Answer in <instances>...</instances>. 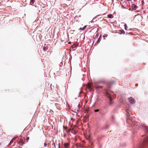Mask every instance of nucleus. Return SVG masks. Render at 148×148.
<instances>
[{
	"label": "nucleus",
	"mask_w": 148,
	"mask_h": 148,
	"mask_svg": "<svg viewBox=\"0 0 148 148\" xmlns=\"http://www.w3.org/2000/svg\"><path fill=\"white\" fill-rule=\"evenodd\" d=\"M13 139H12L10 141V143H9V145H10L12 144V143H13Z\"/></svg>",
	"instance_id": "obj_15"
},
{
	"label": "nucleus",
	"mask_w": 148,
	"mask_h": 148,
	"mask_svg": "<svg viewBox=\"0 0 148 148\" xmlns=\"http://www.w3.org/2000/svg\"><path fill=\"white\" fill-rule=\"evenodd\" d=\"M90 87V86H89V88Z\"/></svg>",
	"instance_id": "obj_27"
},
{
	"label": "nucleus",
	"mask_w": 148,
	"mask_h": 148,
	"mask_svg": "<svg viewBox=\"0 0 148 148\" xmlns=\"http://www.w3.org/2000/svg\"><path fill=\"white\" fill-rule=\"evenodd\" d=\"M132 129H133V127L132 126Z\"/></svg>",
	"instance_id": "obj_25"
},
{
	"label": "nucleus",
	"mask_w": 148,
	"mask_h": 148,
	"mask_svg": "<svg viewBox=\"0 0 148 148\" xmlns=\"http://www.w3.org/2000/svg\"><path fill=\"white\" fill-rule=\"evenodd\" d=\"M16 137H14V138H12V139H13V140H14V139H16Z\"/></svg>",
	"instance_id": "obj_22"
},
{
	"label": "nucleus",
	"mask_w": 148,
	"mask_h": 148,
	"mask_svg": "<svg viewBox=\"0 0 148 148\" xmlns=\"http://www.w3.org/2000/svg\"><path fill=\"white\" fill-rule=\"evenodd\" d=\"M35 2V0H31L30 3L31 4H32L34 3Z\"/></svg>",
	"instance_id": "obj_11"
},
{
	"label": "nucleus",
	"mask_w": 148,
	"mask_h": 148,
	"mask_svg": "<svg viewBox=\"0 0 148 148\" xmlns=\"http://www.w3.org/2000/svg\"><path fill=\"white\" fill-rule=\"evenodd\" d=\"M107 36H105V37H106Z\"/></svg>",
	"instance_id": "obj_28"
},
{
	"label": "nucleus",
	"mask_w": 148,
	"mask_h": 148,
	"mask_svg": "<svg viewBox=\"0 0 148 148\" xmlns=\"http://www.w3.org/2000/svg\"><path fill=\"white\" fill-rule=\"evenodd\" d=\"M126 108L127 110L126 111V112L128 113V114L127 115L126 121L127 123H132V125H133L134 127V130H135H135H136L140 128L145 131L146 133H148V126H146L144 124L140 123L138 122H134L133 123V118L129 114L128 110L129 107L128 106Z\"/></svg>",
	"instance_id": "obj_1"
},
{
	"label": "nucleus",
	"mask_w": 148,
	"mask_h": 148,
	"mask_svg": "<svg viewBox=\"0 0 148 148\" xmlns=\"http://www.w3.org/2000/svg\"><path fill=\"white\" fill-rule=\"evenodd\" d=\"M91 145H92L93 144V143H92V142L91 143Z\"/></svg>",
	"instance_id": "obj_26"
},
{
	"label": "nucleus",
	"mask_w": 148,
	"mask_h": 148,
	"mask_svg": "<svg viewBox=\"0 0 148 148\" xmlns=\"http://www.w3.org/2000/svg\"><path fill=\"white\" fill-rule=\"evenodd\" d=\"M64 148H69V144L68 143H64L63 144Z\"/></svg>",
	"instance_id": "obj_6"
},
{
	"label": "nucleus",
	"mask_w": 148,
	"mask_h": 148,
	"mask_svg": "<svg viewBox=\"0 0 148 148\" xmlns=\"http://www.w3.org/2000/svg\"><path fill=\"white\" fill-rule=\"evenodd\" d=\"M136 8H137V6L133 4L132 6V9L134 10H136Z\"/></svg>",
	"instance_id": "obj_10"
},
{
	"label": "nucleus",
	"mask_w": 148,
	"mask_h": 148,
	"mask_svg": "<svg viewBox=\"0 0 148 148\" xmlns=\"http://www.w3.org/2000/svg\"><path fill=\"white\" fill-rule=\"evenodd\" d=\"M45 46H46L45 44H44V45L42 46L41 47V51L42 50L44 51H45V50L46 49V47Z\"/></svg>",
	"instance_id": "obj_7"
},
{
	"label": "nucleus",
	"mask_w": 148,
	"mask_h": 148,
	"mask_svg": "<svg viewBox=\"0 0 148 148\" xmlns=\"http://www.w3.org/2000/svg\"><path fill=\"white\" fill-rule=\"evenodd\" d=\"M141 137L140 143L138 148H145L148 143V135H143Z\"/></svg>",
	"instance_id": "obj_2"
},
{
	"label": "nucleus",
	"mask_w": 148,
	"mask_h": 148,
	"mask_svg": "<svg viewBox=\"0 0 148 148\" xmlns=\"http://www.w3.org/2000/svg\"><path fill=\"white\" fill-rule=\"evenodd\" d=\"M108 17L109 18H113V16L111 14H109L108 15Z\"/></svg>",
	"instance_id": "obj_12"
},
{
	"label": "nucleus",
	"mask_w": 148,
	"mask_h": 148,
	"mask_svg": "<svg viewBox=\"0 0 148 148\" xmlns=\"http://www.w3.org/2000/svg\"><path fill=\"white\" fill-rule=\"evenodd\" d=\"M108 95L107 96V97L109 99V101H110L109 105V106L111 105L113 103V102H112V99L111 97V96L109 95V94H108Z\"/></svg>",
	"instance_id": "obj_3"
},
{
	"label": "nucleus",
	"mask_w": 148,
	"mask_h": 148,
	"mask_svg": "<svg viewBox=\"0 0 148 148\" xmlns=\"http://www.w3.org/2000/svg\"><path fill=\"white\" fill-rule=\"evenodd\" d=\"M48 46H47V50L48 49V48L47 47Z\"/></svg>",
	"instance_id": "obj_24"
},
{
	"label": "nucleus",
	"mask_w": 148,
	"mask_h": 148,
	"mask_svg": "<svg viewBox=\"0 0 148 148\" xmlns=\"http://www.w3.org/2000/svg\"><path fill=\"white\" fill-rule=\"evenodd\" d=\"M63 127L64 128H65V129H66L67 128V127H65L64 125L63 126Z\"/></svg>",
	"instance_id": "obj_21"
},
{
	"label": "nucleus",
	"mask_w": 148,
	"mask_h": 148,
	"mask_svg": "<svg viewBox=\"0 0 148 148\" xmlns=\"http://www.w3.org/2000/svg\"><path fill=\"white\" fill-rule=\"evenodd\" d=\"M120 34H125V32L124 31V30L123 29H121L120 30Z\"/></svg>",
	"instance_id": "obj_9"
},
{
	"label": "nucleus",
	"mask_w": 148,
	"mask_h": 148,
	"mask_svg": "<svg viewBox=\"0 0 148 148\" xmlns=\"http://www.w3.org/2000/svg\"><path fill=\"white\" fill-rule=\"evenodd\" d=\"M103 37H105V36H103Z\"/></svg>",
	"instance_id": "obj_29"
},
{
	"label": "nucleus",
	"mask_w": 148,
	"mask_h": 148,
	"mask_svg": "<svg viewBox=\"0 0 148 148\" xmlns=\"http://www.w3.org/2000/svg\"><path fill=\"white\" fill-rule=\"evenodd\" d=\"M124 26L125 29V30H126L127 29V27L126 24H125L124 25Z\"/></svg>",
	"instance_id": "obj_14"
},
{
	"label": "nucleus",
	"mask_w": 148,
	"mask_h": 148,
	"mask_svg": "<svg viewBox=\"0 0 148 148\" xmlns=\"http://www.w3.org/2000/svg\"><path fill=\"white\" fill-rule=\"evenodd\" d=\"M96 88L97 90H100V89H101L102 88V86H96Z\"/></svg>",
	"instance_id": "obj_8"
},
{
	"label": "nucleus",
	"mask_w": 148,
	"mask_h": 148,
	"mask_svg": "<svg viewBox=\"0 0 148 148\" xmlns=\"http://www.w3.org/2000/svg\"><path fill=\"white\" fill-rule=\"evenodd\" d=\"M29 137H27V138H26V140H29Z\"/></svg>",
	"instance_id": "obj_18"
},
{
	"label": "nucleus",
	"mask_w": 148,
	"mask_h": 148,
	"mask_svg": "<svg viewBox=\"0 0 148 148\" xmlns=\"http://www.w3.org/2000/svg\"><path fill=\"white\" fill-rule=\"evenodd\" d=\"M99 110V109H96L95 110V112H98Z\"/></svg>",
	"instance_id": "obj_16"
},
{
	"label": "nucleus",
	"mask_w": 148,
	"mask_h": 148,
	"mask_svg": "<svg viewBox=\"0 0 148 148\" xmlns=\"http://www.w3.org/2000/svg\"><path fill=\"white\" fill-rule=\"evenodd\" d=\"M82 92L81 91H80V92H79V95L78 96L79 97H80V94Z\"/></svg>",
	"instance_id": "obj_20"
},
{
	"label": "nucleus",
	"mask_w": 148,
	"mask_h": 148,
	"mask_svg": "<svg viewBox=\"0 0 148 148\" xmlns=\"http://www.w3.org/2000/svg\"><path fill=\"white\" fill-rule=\"evenodd\" d=\"M130 103L133 104L135 102V99L132 97H130L128 99Z\"/></svg>",
	"instance_id": "obj_4"
},
{
	"label": "nucleus",
	"mask_w": 148,
	"mask_h": 148,
	"mask_svg": "<svg viewBox=\"0 0 148 148\" xmlns=\"http://www.w3.org/2000/svg\"><path fill=\"white\" fill-rule=\"evenodd\" d=\"M100 38H99L98 39V40H97V42H99V41H100Z\"/></svg>",
	"instance_id": "obj_17"
},
{
	"label": "nucleus",
	"mask_w": 148,
	"mask_h": 148,
	"mask_svg": "<svg viewBox=\"0 0 148 148\" xmlns=\"http://www.w3.org/2000/svg\"><path fill=\"white\" fill-rule=\"evenodd\" d=\"M51 1H49L48 3L47 2V9H50L51 7Z\"/></svg>",
	"instance_id": "obj_5"
},
{
	"label": "nucleus",
	"mask_w": 148,
	"mask_h": 148,
	"mask_svg": "<svg viewBox=\"0 0 148 148\" xmlns=\"http://www.w3.org/2000/svg\"><path fill=\"white\" fill-rule=\"evenodd\" d=\"M98 36V35H97V34L94 37V38H95L96 37L97 38Z\"/></svg>",
	"instance_id": "obj_19"
},
{
	"label": "nucleus",
	"mask_w": 148,
	"mask_h": 148,
	"mask_svg": "<svg viewBox=\"0 0 148 148\" xmlns=\"http://www.w3.org/2000/svg\"><path fill=\"white\" fill-rule=\"evenodd\" d=\"M86 25L83 28H80L79 29L81 30H84L86 29Z\"/></svg>",
	"instance_id": "obj_13"
},
{
	"label": "nucleus",
	"mask_w": 148,
	"mask_h": 148,
	"mask_svg": "<svg viewBox=\"0 0 148 148\" xmlns=\"http://www.w3.org/2000/svg\"><path fill=\"white\" fill-rule=\"evenodd\" d=\"M57 89L58 90V88H57V89Z\"/></svg>",
	"instance_id": "obj_30"
},
{
	"label": "nucleus",
	"mask_w": 148,
	"mask_h": 148,
	"mask_svg": "<svg viewBox=\"0 0 148 148\" xmlns=\"http://www.w3.org/2000/svg\"><path fill=\"white\" fill-rule=\"evenodd\" d=\"M44 145L45 146L46 145V143H44Z\"/></svg>",
	"instance_id": "obj_23"
}]
</instances>
